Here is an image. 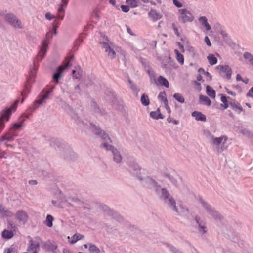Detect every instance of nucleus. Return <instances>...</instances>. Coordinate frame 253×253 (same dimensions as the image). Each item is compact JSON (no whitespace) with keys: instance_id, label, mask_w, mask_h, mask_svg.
Here are the masks:
<instances>
[{"instance_id":"f257e3e1","label":"nucleus","mask_w":253,"mask_h":253,"mask_svg":"<svg viewBox=\"0 0 253 253\" xmlns=\"http://www.w3.org/2000/svg\"><path fill=\"white\" fill-rule=\"evenodd\" d=\"M91 129L95 134L99 135L100 137L105 141V142L101 144V147L105 149L107 151H110L112 152L113 159L115 163H121L122 160V156L120 152L116 148L108 143L111 142V140L109 135L104 131H102L100 130V128L95 125H92L91 126Z\"/></svg>"},{"instance_id":"f03ea898","label":"nucleus","mask_w":253,"mask_h":253,"mask_svg":"<svg viewBox=\"0 0 253 253\" xmlns=\"http://www.w3.org/2000/svg\"><path fill=\"white\" fill-rule=\"evenodd\" d=\"M161 197L164 200L165 203L178 214L183 215L188 212V209L184 207L180 202L176 203L166 189L162 188L161 189Z\"/></svg>"},{"instance_id":"7ed1b4c3","label":"nucleus","mask_w":253,"mask_h":253,"mask_svg":"<svg viewBox=\"0 0 253 253\" xmlns=\"http://www.w3.org/2000/svg\"><path fill=\"white\" fill-rule=\"evenodd\" d=\"M198 208L199 213L202 216H207L209 218L214 219L220 218V214L203 199H200Z\"/></svg>"},{"instance_id":"20e7f679","label":"nucleus","mask_w":253,"mask_h":253,"mask_svg":"<svg viewBox=\"0 0 253 253\" xmlns=\"http://www.w3.org/2000/svg\"><path fill=\"white\" fill-rule=\"evenodd\" d=\"M18 102V100L15 101L9 108H5L1 112L0 117V131L4 128L5 123L9 120L12 113L15 111Z\"/></svg>"},{"instance_id":"39448f33","label":"nucleus","mask_w":253,"mask_h":253,"mask_svg":"<svg viewBox=\"0 0 253 253\" xmlns=\"http://www.w3.org/2000/svg\"><path fill=\"white\" fill-rule=\"evenodd\" d=\"M56 33V27L53 26V29L46 34V39L42 42L38 56V57L40 58V60H42L44 57L47 51L49 44L48 39L52 38V36L55 35Z\"/></svg>"},{"instance_id":"423d86ee","label":"nucleus","mask_w":253,"mask_h":253,"mask_svg":"<svg viewBox=\"0 0 253 253\" xmlns=\"http://www.w3.org/2000/svg\"><path fill=\"white\" fill-rule=\"evenodd\" d=\"M178 19L182 23H185L192 22L195 17L190 11L185 8L180 9L178 10Z\"/></svg>"},{"instance_id":"0eeeda50","label":"nucleus","mask_w":253,"mask_h":253,"mask_svg":"<svg viewBox=\"0 0 253 253\" xmlns=\"http://www.w3.org/2000/svg\"><path fill=\"white\" fill-rule=\"evenodd\" d=\"M166 172H163L165 177L168 179L171 183L176 186H178L181 181V179L179 176L174 171L166 169Z\"/></svg>"},{"instance_id":"6e6552de","label":"nucleus","mask_w":253,"mask_h":253,"mask_svg":"<svg viewBox=\"0 0 253 253\" xmlns=\"http://www.w3.org/2000/svg\"><path fill=\"white\" fill-rule=\"evenodd\" d=\"M227 139L228 137L226 135H222L219 137L212 136V144L216 147L218 152H222L226 149L225 145Z\"/></svg>"},{"instance_id":"1a4fd4ad","label":"nucleus","mask_w":253,"mask_h":253,"mask_svg":"<svg viewBox=\"0 0 253 253\" xmlns=\"http://www.w3.org/2000/svg\"><path fill=\"white\" fill-rule=\"evenodd\" d=\"M129 171L132 174L135 175L139 179H142V176L143 175L147 174V171L145 169H141L139 165L135 163L130 164Z\"/></svg>"},{"instance_id":"9d476101","label":"nucleus","mask_w":253,"mask_h":253,"mask_svg":"<svg viewBox=\"0 0 253 253\" xmlns=\"http://www.w3.org/2000/svg\"><path fill=\"white\" fill-rule=\"evenodd\" d=\"M4 19L15 28L22 29L23 28L22 22L13 14L8 13L6 14L4 16Z\"/></svg>"},{"instance_id":"9b49d317","label":"nucleus","mask_w":253,"mask_h":253,"mask_svg":"<svg viewBox=\"0 0 253 253\" xmlns=\"http://www.w3.org/2000/svg\"><path fill=\"white\" fill-rule=\"evenodd\" d=\"M100 44L110 58L113 59L115 57L116 53L113 49L112 48V43L109 42L108 39H105L103 42H100Z\"/></svg>"},{"instance_id":"f8f14e48","label":"nucleus","mask_w":253,"mask_h":253,"mask_svg":"<svg viewBox=\"0 0 253 253\" xmlns=\"http://www.w3.org/2000/svg\"><path fill=\"white\" fill-rule=\"evenodd\" d=\"M216 69L219 72L221 76H225L227 79H230L232 70L228 66L219 65L216 66Z\"/></svg>"},{"instance_id":"ddd939ff","label":"nucleus","mask_w":253,"mask_h":253,"mask_svg":"<svg viewBox=\"0 0 253 253\" xmlns=\"http://www.w3.org/2000/svg\"><path fill=\"white\" fill-rule=\"evenodd\" d=\"M15 217L20 223L25 224L28 220L29 216L27 213L22 210H18L15 214Z\"/></svg>"},{"instance_id":"4468645a","label":"nucleus","mask_w":253,"mask_h":253,"mask_svg":"<svg viewBox=\"0 0 253 253\" xmlns=\"http://www.w3.org/2000/svg\"><path fill=\"white\" fill-rule=\"evenodd\" d=\"M196 221L198 224L199 232L202 234H205L207 232V226L205 222L202 219L199 215H197L195 217Z\"/></svg>"},{"instance_id":"2eb2a0df","label":"nucleus","mask_w":253,"mask_h":253,"mask_svg":"<svg viewBox=\"0 0 253 253\" xmlns=\"http://www.w3.org/2000/svg\"><path fill=\"white\" fill-rule=\"evenodd\" d=\"M147 174L143 175L142 176V179H140L141 180H144L145 184L150 188H155L157 190V183L156 182L151 178L147 176Z\"/></svg>"},{"instance_id":"dca6fc26","label":"nucleus","mask_w":253,"mask_h":253,"mask_svg":"<svg viewBox=\"0 0 253 253\" xmlns=\"http://www.w3.org/2000/svg\"><path fill=\"white\" fill-rule=\"evenodd\" d=\"M40 250V244L38 241L31 240L29 242V245L27 248V251L29 253L39 252Z\"/></svg>"},{"instance_id":"f3484780","label":"nucleus","mask_w":253,"mask_h":253,"mask_svg":"<svg viewBox=\"0 0 253 253\" xmlns=\"http://www.w3.org/2000/svg\"><path fill=\"white\" fill-rule=\"evenodd\" d=\"M69 66V62H67L64 65L60 66L57 70V72L54 74L53 78V80L58 82V79L60 78L62 73L67 69Z\"/></svg>"},{"instance_id":"a211bd4d","label":"nucleus","mask_w":253,"mask_h":253,"mask_svg":"<svg viewBox=\"0 0 253 253\" xmlns=\"http://www.w3.org/2000/svg\"><path fill=\"white\" fill-rule=\"evenodd\" d=\"M149 17L153 21H157L162 18V14L156 10L151 9L148 12Z\"/></svg>"},{"instance_id":"6ab92c4d","label":"nucleus","mask_w":253,"mask_h":253,"mask_svg":"<svg viewBox=\"0 0 253 253\" xmlns=\"http://www.w3.org/2000/svg\"><path fill=\"white\" fill-rule=\"evenodd\" d=\"M62 3L59 6L58 12V18L59 19H63L64 15V8L67 5V1L66 0H62Z\"/></svg>"},{"instance_id":"aec40b11","label":"nucleus","mask_w":253,"mask_h":253,"mask_svg":"<svg viewBox=\"0 0 253 253\" xmlns=\"http://www.w3.org/2000/svg\"><path fill=\"white\" fill-rule=\"evenodd\" d=\"M198 21L200 24L205 28L206 31H210L211 29V27L209 24L206 17L204 16H201L198 18Z\"/></svg>"},{"instance_id":"412c9836","label":"nucleus","mask_w":253,"mask_h":253,"mask_svg":"<svg viewBox=\"0 0 253 253\" xmlns=\"http://www.w3.org/2000/svg\"><path fill=\"white\" fill-rule=\"evenodd\" d=\"M192 116L195 118V120L197 121L205 122L206 121V117L205 115L200 112L194 111L192 113Z\"/></svg>"},{"instance_id":"4be33fe9","label":"nucleus","mask_w":253,"mask_h":253,"mask_svg":"<svg viewBox=\"0 0 253 253\" xmlns=\"http://www.w3.org/2000/svg\"><path fill=\"white\" fill-rule=\"evenodd\" d=\"M156 84L158 85L164 86L166 88H169V83L168 81L162 76H160L158 77L156 82Z\"/></svg>"},{"instance_id":"5701e85b","label":"nucleus","mask_w":253,"mask_h":253,"mask_svg":"<svg viewBox=\"0 0 253 253\" xmlns=\"http://www.w3.org/2000/svg\"><path fill=\"white\" fill-rule=\"evenodd\" d=\"M84 237V235L79 233H76L74 234L71 238L70 237H68L69 241L71 244H74L78 241L82 239Z\"/></svg>"},{"instance_id":"b1692460","label":"nucleus","mask_w":253,"mask_h":253,"mask_svg":"<svg viewBox=\"0 0 253 253\" xmlns=\"http://www.w3.org/2000/svg\"><path fill=\"white\" fill-rule=\"evenodd\" d=\"M150 116L151 118L157 120L164 118V116L161 113L160 109L159 108H158L155 111L150 112Z\"/></svg>"},{"instance_id":"393cba45","label":"nucleus","mask_w":253,"mask_h":253,"mask_svg":"<svg viewBox=\"0 0 253 253\" xmlns=\"http://www.w3.org/2000/svg\"><path fill=\"white\" fill-rule=\"evenodd\" d=\"M54 220V219L51 215L48 214L43 223L46 226L51 228L53 226V221Z\"/></svg>"},{"instance_id":"a878e982","label":"nucleus","mask_w":253,"mask_h":253,"mask_svg":"<svg viewBox=\"0 0 253 253\" xmlns=\"http://www.w3.org/2000/svg\"><path fill=\"white\" fill-rule=\"evenodd\" d=\"M14 236L13 231L8 230H4L2 232V237L6 239H10Z\"/></svg>"},{"instance_id":"bb28decb","label":"nucleus","mask_w":253,"mask_h":253,"mask_svg":"<svg viewBox=\"0 0 253 253\" xmlns=\"http://www.w3.org/2000/svg\"><path fill=\"white\" fill-rule=\"evenodd\" d=\"M36 68H34L33 70L31 71L29 73V78L27 80V84L29 85L30 84L34 82V79L36 76Z\"/></svg>"},{"instance_id":"cd10ccee","label":"nucleus","mask_w":253,"mask_h":253,"mask_svg":"<svg viewBox=\"0 0 253 253\" xmlns=\"http://www.w3.org/2000/svg\"><path fill=\"white\" fill-rule=\"evenodd\" d=\"M207 59L209 63L211 65H215L217 62V59L213 54H209L207 56Z\"/></svg>"},{"instance_id":"c85d7f7f","label":"nucleus","mask_w":253,"mask_h":253,"mask_svg":"<svg viewBox=\"0 0 253 253\" xmlns=\"http://www.w3.org/2000/svg\"><path fill=\"white\" fill-rule=\"evenodd\" d=\"M141 102L144 106H148L150 104V100L147 95L143 94L141 97Z\"/></svg>"},{"instance_id":"c756f323","label":"nucleus","mask_w":253,"mask_h":253,"mask_svg":"<svg viewBox=\"0 0 253 253\" xmlns=\"http://www.w3.org/2000/svg\"><path fill=\"white\" fill-rule=\"evenodd\" d=\"M0 213L4 216H9L11 212L8 211L6 208L2 204L0 205Z\"/></svg>"},{"instance_id":"7c9ffc66","label":"nucleus","mask_w":253,"mask_h":253,"mask_svg":"<svg viewBox=\"0 0 253 253\" xmlns=\"http://www.w3.org/2000/svg\"><path fill=\"white\" fill-rule=\"evenodd\" d=\"M231 106L233 110H234L238 114L241 113V112L243 111V108L239 103H232Z\"/></svg>"},{"instance_id":"2f4dec72","label":"nucleus","mask_w":253,"mask_h":253,"mask_svg":"<svg viewBox=\"0 0 253 253\" xmlns=\"http://www.w3.org/2000/svg\"><path fill=\"white\" fill-rule=\"evenodd\" d=\"M207 94L211 98H214L215 97V91L210 86L206 87Z\"/></svg>"},{"instance_id":"473e14b6","label":"nucleus","mask_w":253,"mask_h":253,"mask_svg":"<svg viewBox=\"0 0 253 253\" xmlns=\"http://www.w3.org/2000/svg\"><path fill=\"white\" fill-rule=\"evenodd\" d=\"M174 52L176 55L177 60L181 64H184V57L177 49L174 50Z\"/></svg>"},{"instance_id":"72a5a7b5","label":"nucleus","mask_w":253,"mask_h":253,"mask_svg":"<svg viewBox=\"0 0 253 253\" xmlns=\"http://www.w3.org/2000/svg\"><path fill=\"white\" fill-rule=\"evenodd\" d=\"M126 3L131 8H135L138 6V2L136 0H126Z\"/></svg>"},{"instance_id":"f704fd0d","label":"nucleus","mask_w":253,"mask_h":253,"mask_svg":"<svg viewBox=\"0 0 253 253\" xmlns=\"http://www.w3.org/2000/svg\"><path fill=\"white\" fill-rule=\"evenodd\" d=\"M200 100L203 102L205 105L208 106H210L211 104V101L209 99V98L206 96L200 95L199 96Z\"/></svg>"},{"instance_id":"c9c22d12","label":"nucleus","mask_w":253,"mask_h":253,"mask_svg":"<svg viewBox=\"0 0 253 253\" xmlns=\"http://www.w3.org/2000/svg\"><path fill=\"white\" fill-rule=\"evenodd\" d=\"M244 58L246 59L251 64L253 62V55L249 52H245L243 55Z\"/></svg>"},{"instance_id":"e433bc0d","label":"nucleus","mask_w":253,"mask_h":253,"mask_svg":"<svg viewBox=\"0 0 253 253\" xmlns=\"http://www.w3.org/2000/svg\"><path fill=\"white\" fill-rule=\"evenodd\" d=\"M166 93L165 92H161L158 96L159 99L163 104H166L168 103L167 99L166 97Z\"/></svg>"},{"instance_id":"4c0bfd02","label":"nucleus","mask_w":253,"mask_h":253,"mask_svg":"<svg viewBox=\"0 0 253 253\" xmlns=\"http://www.w3.org/2000/svg\"><path fill=\"white\" fill-rule=\"evenodd\" d=\"M221 101L223 103L221 106L223 107L224 109H226L228 107V104L227 97L223 95H221Z\"/></svg>"},{"instance_id":"58836bf2","label":"nucleus","mask_w":253,"mask_h":253,"mask_svg":"<svg viewBox=\"0 0 253 253\" xmlns=\"http://www.w3.org/2000/svg\"><path fill=\"white\" fill-rule=\"evenodd\" d=\"M89 251L90 253H100L99 249L94 245L91 244L89 247Z\"/></svg>"},{"instance_id":"ea45409f","label":"nucleus","mask_w":253,"mask_h":253,"mask_svg":"<svg viewBox=\"0 0 253 253\" xmlns=\"http://www.w3.org/2000/svg\"><path fill=\"white\" fill-rule=\"evenodd\" d=\"M173 97L178 102L180 103H184L185 99L182 95L179 93H175L173 95Z\"/></svg>"},{"instance_id":"a19ab883","label":"nucleus","mask_w":253,"mask_h":253,"mask_svg":"<svg viewBox=\"0 0 253 253\" xmlns=\"http://www.w3.org/2000/svg\"><path fill=\"white\" fill-rule=\"evenodd\" d=\"M24 121V119H22L19 123L14 124L11 126V129H20L23 126V123Z\"/></svg>"},{"instance_id":"79ce46f5","label":"nucleus","mask_w":253,"mask_h":253,"mask_svg":"<svg viewBox=\"0 0 253 253\" xmlns=\"http://www.w3.org/2000/svg\"><path fill=\"white\" fill-rule=\"evenodd\" d=\"M44 102H45V100L44 99V98H43L42 97V96H41L40 98L36 100L34 102V106H35L34 108H36L38 107L40 105L44 103Z\"/></svg>"},{"instance_id":"37998d69","label":"nucleus","mask_w":253,"mask_h":253,"mask_svg":"<svg viewBox=\"0 0 253 253\" xmlns=\"http://www.w3.org/2000/svg\"><path fill=\"white\" fill-rule=\"evenodd\" d=\"M13 140V138L9 136L8 133L4 134L1 138V141H11Z\"/></svg>"},{"instance_id":"c03bdc74","label":"nucleus","mask_w":253,"mask_h":253,"mask_svg":"<svg viewBox=\"0 0 253 253\" xmlns=\"http://www.w3.org/2000/svg\"><path fill=\"white\" fill-rule=\"evenodd\" d=\"M99 18L100 15L98 12H95L92 14V19L95 22H97V21L99 19Z\"/></svg>"},{"instance_id":"a18cd8bd","label":"nucleus","mask_w":253,"mask_h":253,"mask_svg":"<svg viewBox=\"0 0 253 253\" xmlns=\"http://www.w3.org/2000/svg\"><path fill=\"white\" fill-rule=\"evenodd\" d=\"M121 10L124 12H128L130 10L129 6L128 5H122L121 6Z\"/></svg>"},{"instance_id":"49530a36","label":"nucleus","mask_w":253,"mask_h":253,"mask_svg":"<svg viewBox=\"0 0 253 253\" xmlns=\"http://www.w3.org/2000/svg\"><path fill=\"white\" fill-rule=\"evenodd\" d=\"M173 4L178 8H181L182 7V4L179 2L178 0H173Z\"/></svg>"},{"instance_id":"de8ad7c7","label":"nucleus","mask_w":253,"mask_h":253,"mask_svg":"<svg viewBox=\"0 0 253 253\" xmlns=\"http://www.w3.org/2000/svg\"><path fill=\"white\" fill-rule=\"evenodd\" d=\"M45 17L46 19H48L49 20H52V19H53L54 18V16L50 12L46 13L45 15Z\"/></svg>"},{"instance_id":"09e8293b","label":"nucleus","mask_w":253,"mask_h":253,"mask_svg":"<svg viewBox=\"0 0 253 253\" xmlns=\"http://www.w3.org/2000/svg\"><path fill=\"white\" fill-rule=\"evenodd\" d=\"M167 121L169 123H172L174 124L177 125L179 123V122L176 120H173L172 118H171L170 117H169L167 118Z\"/></svg>"},{"instance_id":"8fccbe9b","label":"nucleus","mask_w":253,"mask_h":253,"mask_svg":"<svg viewBox=\"0 0 253 253\" xmlns=\"http://www.w3.org/2000/svg\"><path fill=\"white\" fill-rule=\"evenodd\" d=\"M247 97L253 98V87H252L246 94Z\"/></svg>"},{"instance_id":"3c124183","label":"nucleus","mask_w":253,"mask_h":253,"mask_svg":"<svg viewBox=\"0 0 253 253\" xmlns=\"http://www.w3.org/2000/svg\"><path fill=\"white\" fill-rule=\"evenodd\" d=\"M204 42L208 46H211V45L210 40L208 36H206L205 37Z\"/></svg>"},{"instance_id":"603ef678","label":"nucleus","mask_w":253,"mask_h":253,"mask_svg":"<svg viewBox=\"0 0 253 253\" xmlns=\"http://www.w3.org/2000/svg\"><path fill=\"white\" fill-rule=\"evenodd\" d=\"M172 27H173V29L174 30V33L178 36H180V34L178 32V29L176 27V26L173 24H172Z\"/></svg>"},{"instance_id":"864d4df0","label":"nucleus","mask_w":253,"mask_h":253,"mask_svg":"<svg viewBox=\"0 0 253 253\" xmlns=\"http://www.w3.org/2000/svg\"><path fill=\"white\" fill-rule=\"evenodd\" d=\"M204 75L205 76L206 78V79L208 81H211L212 79V77L209 74V72H207L206 73H205V74H204Z\"/></svg>"},{"instance_id":"5fc2aeb1","label":"nucleus","mask_w":253,"mask_h":253,"mask_svg":"<svg viewBox=\"0 0 253 253\" xmlns=\"http://www.w3.org/2000/svg\"><path fill=\"white\" fill-rule=\"evenodd\" d=\"M51 92V91H47L44 95L42 96V97L44 98V100L47 99L48 98L49 94Z\"/></svg>"},{"instance_id":"6e6d98bb","label":"nucleus","mask_w":253,"mask_h":253,"mask_svg":"<svg viewBox=\"0 0 253 253\" xmlns=\"http://www.w3.org/2000/svg\"><path fill=\"white\" fill-rule=\"evenodd\" d=\"M61 202H57L56 200H52V203L55 206H59Z\"/></svg>"},{"instance_id":"4d7b16f0","label":"nucleus","mask_w":253,"mask_h":253,"mask_svg":"<svg viewBox=\"0 0 253 253\" xmlns=\"http://www.w3.org/2000/svg\"><path fill=\"white\" fill-rule=\"evenodd\" d=\"M164 105H165V107L168 113L169 114H170L171 113V110H170V108L168 106V102L167 103V105H166V104H164Z\"/></svg>"},{"instance_id":"13d9d810","label":"nucleus","mask_w":253,"mask_h":253,"mask_svg":"<svg viewBox=\"0 0 253 253\" xmlns=\"http://www.w3.org/2000/svg\"><path fill=\"white\" fill-rule=\"evenodd\" d=\"M72 74L73 75H74V77L76 78V79H78L79 77V74H78V75L77 74H76V71L75 70H73L72 71Z\"/></svg>"},{"instance_id":"bf43d9fd","label":"nucleus","mask_w":253,"mask_h":253,"mask_svg":"<svg viewBox=\"0 0 253 253\" xmlns=\"http://www.w3.org/2000/svg\"><path fill=\"white\" fill-rule=\"evenodd\" d=\"M198 72L200 74H203V75H204L205 74V73L207 72L203 68H200L198 70Z\"/></svg>"},{"instance_id":"052dcab7","label":"nucleus","mask_w":253,"mask_h":253,"mask_svg":"<svg viewBox=\"0 0 253 253\" xmlns=\"http://www.w3.org/2000/svg\"><path fill=\"white\" fill-rule=\"evenodd\" d=\"M178 45L179 49H181L183 52H184V49L183 46L179 42L178 43Z\"/></svg>"},{"instance_id":"680f3d73","label":"nucleus","mask_w":253,"mask_h":253,"mask_svg":"<svg viewBox=\"0 0 253 253\" xmlns=\"http://www.w3.org/2000/svg\"><path fill=\"white\" fill-rule=\"evenodd\" d=\"M171 250L172 252H173L174 253H181L179 251L176 249L174 247H171Z\"/></svg>"},{"instance_id":"e2e57ef3","label":"nucleus","mask_w":253,"mask_h":253,"mask_svg":"<svg viewBox=\"0 0 253 253\" xmlns=\"http://www.w3.org/2000/svg\"><path fill=\"white\" fill-rule=\"evenodd\" d=\"M126 30H127V32L129 34H130L131 35H133V34L132 33V31H131V29L129 27H126Z\"/></svg>"},{"instance_id":"0e129e2a","label":"nucleus","mask_w":253,"mask_h":253,"mask_svg":"<svg viewBox=\"0 0 253 253\" xmlns=\"http://www.w3.org/2000/svg\"><path fill=\"white\" fill-rule=\"evenodd\" d=\"M12 250L11 248H7L5 250L4 253H11Z\"/></svg>"},{"instance_id":"69168bd1","label":"nucleus","mask_w":253,"mask_h":253,"mask_svg":"<svg viewBox=\"0 0 253 253\" xmlns=\"http://www.w3.org/2000/svg\"><path fill=\"white\" fill-rule=\"evenodd\" d=\"M236 80L238 81H242V77L240 75H239V74H237V76H236Z\"/></svg>"},{"instance_id":"338daca9","label":"nucleus","mask_w":253,"mask_h":253,"mask_svg":"<svg viewBox=\"0 0 253 253\" xmlns=\"http://www.w3.org/2000/svg\"><path fill=\"white\" fill-rule=\"evenodd\" d=\"M188 50L189 51H191L193 53H194L195 52V49L193 47H189V48H188Z\"/></svg>"},{"instance_id":"774afa93","label":"nucleus","mask_w":253,"mask_h":253,"mask_svg":"<svg viewBox=\"0 0 253 253\" xmlns=\"http://www.w3.org/2000/svg\"><path fill=\"white\" fill-rule=\"evenodd\" d=\"M202 79V77L201 76V75H199L197 76V80L198 81H201Z\"/></svg>"}]
</instances>
